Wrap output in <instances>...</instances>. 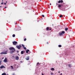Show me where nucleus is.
I'll return each mask as SVG.
<instances>
[{
  "label": "nucleus",
  "mask_w": 75,
  "mask_h": 75,
  "mask_svg": "<svg viewBox=\"0 0 75 75\" xmlns=\"http://www.w3.org/2000/svg\"><path fill=\"white\" fill-rule=\"evenodd\" d=\"M59 35H62L63 34H65L64 31H62L61 33H59Z\"/></svg>",
  "instance_id": "nucleus-1"
},
{
  "label": "nucleus",
  "mask_w": 75,
  "mask_h": 75,
  "mask_svg": "<svg viewBox=\"0 0 75 75\" xmlns=\"http://www.w3.org/2000/svg\"><path fill=\"white\" fill-rule=\"evenodd\" d=\"M12 43H13V45H17V44H18V43H17V42L16 41L13 42H12Z\"/></svg>",
  "instance_id": "nucleus-2"
},
{
  "label": "nucleus",
  "mask_w": 75,
  "mask_h": 75,
  "mask_svg": "<svg viewBox=\"0 0 75 75\" xmlns=\"http://www.w3.org/2000/svg\"><path fill=\"white\" fill-rule=\"evenodd\" d=\"M9 50H14L15 51H16V50H15L14 48L10 47L9 48Z\"/></svg>",
  "instance_id": "nucleus-3"
},
{
  "label": "nucleus",
  "mask_w": 75,
  "mask_h": 75,
  "mask_svg": "<svg viewBox=\"0 0 75 75\" xmlns=\"http://www.w3.org/2000/svg\"><path fill=\"white\" fill-rule=\"evenodd\" d=\"M0 68H1V69H2V68H6V67L3 65H2L0 67Z\"/></svg>",
  "instance_id": "nucleus-4"
},
{
  "label": "nucleus",
  "mask_w": 75,
  "mask_h": 75,
  "mask_svg": "<svg viewBox=\"0 0 75 75\" xmlns=\"http://www.w3.org/2000/svg\"><path fill=\"white\" fill-rule=\"evenodd\" d=\"M3 62H7V58H5Z\"/></svg>",
  "instance_id": "nucleus-5"
},
{
  "label": "nucleus",
  "mask_w": 75,
  "mask_h": 75,
  "mask_svg": "<svg viewBox=\"0 0 75 75\" xmlns=\"http://www.w3.org/2000/svg\"><path fill=\"white\" fill-rule=\"evenodd\" d=\"M63 3V0H61V1L59 0L58 1V3Z\"/></svg>",
  "instance_id": "nucleus-6"
},
{
  "label": "nucleus",
  "mask_w": 75,
  "mask_h": 75,
  "mask_svg": "<svg viewBox=\"0 0 75 75\" xmlns=\"http://www.w3.org/2000/svg\"><path fill=\"white\" fill-rule=\"evenodd\" d=\"M22 46L21 45H19L16 46V47H21Z\"/></svg>",
  "instance_id": "nucleus-7"
},
{
  "label": "nucleus",
  "mask_w": 75,
  "mask_h": 75,
  "mask_svg": "<svg viewBox=\"0 0 75 75\" xmlns=\"http://www.w3.org/2000/svg\"><path fill=\"white\" fill-rule=\"evenodd\" d=\"M4 54H7V51H6L5 52H4Z\"/></svg>",
  "instance_id": "nucleus-8"
},
{
  "label": "nucleus",
  "mask_w": 75,
  "mask_h": 75,
  "mask_svg": "<svg viewBox=\"0 0 75 75\" xmlns=\"http://www.w3.org/2000/svg\"><path fill=\"white\" fill-rule=\"evenodd\" d=\"M16 60H18V59H19V57H18V56H16Z\"/></svg>",
  "instance_id": "nucleus-9"
},
{
  "label": "nucleus",
  "mask_w": 75,
  "mask_h": 75,
  "mask_svg": "<svg viewBox=\"0 0 75 75\" xmlns=\"http://www.w3.org/2000/svg\"><path fill=\"white\" fill-rule=\"evenodd\" d=\"M30 57H27L26 58V59L27 60H29V59H30Z\"/></svg>",
  "instance_id": "nucleus-10"
},
{
  "label": "nucleus",
  "mask_w": 75,
  "mask_h": 75,
  "mask_svg": "<svg viewBox=\"0 0 75 75\" xmlns=\"http://www.w3.org/2000/svg\"><path fill=\"white\" fill-rule=\"evenodd\" d=\"M28 51H30V50L28 49L26 51V53H28Z\"/></svg>",
  "instance_id": "nucleus-11"
},
{
  "label": "nucleus",
  "mask_w": 75,
  "mask_h": 75,
  "mask_svg": "<svg viewBox=\"0 0 75 75\" xmlns=\"http://www.w3.org/2000/svg\"><path fill=\"white\" fill-rule=\"evenodd\" d=\"M51 71H55V69H54V68H51Z\"/></svg>",
  "instance_id": "nucleus-12"
},
{
  "label": "nucleus",
  "mask_w": 75,
  "mask_h": 75,
  "mask_svg": "<svg viewBox=\"0 0 75 75\" xmlns=\"http://www.w3.org/2000/svg\"><path fill=\"white\" fill-rule=\"evenodd\" d=\"M24 51H21V54H24Z\"/></svg>",
  "instance_id": "nucleus-13"
},
{
  "label": "nucleus",
  "mask_w": 75,
  "mask_h": 75,
  "mask_svg": "<svg viewBox=\"0 0 75 75\" xmlns=\"http://www.w3.org/2000/svg\"><path fill=\"white\" fill-rule=\"evenodd\" d=\"M49 27H47L46 28V30L47 31H48L49 30Z\"/></svg>",
  "instance_id": "nucleus-14"
},
{
  "label": "nucleus",
  "mask_w": 75,
  "mask_h": 75,
  "mask_svg": "<svg viewBox=\"0 0 75 75\" xmlns=\"http://www.w3.org/2000/svg\"><path fill=\"white\" fill-rule=\"evenodd\" d=\"M14 52V50H12V51L10 52V53H11V54H13V52Z\"/></svg>",
  "instance_id": "nucleus-15"
},
{
  "label": "nucleus",
  "mask_w": 75,
  "mask_h": 75,
  "mask_svg": "<svg viewBox=\"0 0 75 75\" xmlns=\"http://www.w3.org/2000/svg\"><path fill=\"white\" fill-rule=\"evenodd\" d=\"M68 30V28H65V30L67 31Z\"/></svg>",
  "instance_id": "nucleus-16"
},
{
  "label": "nucleus",
  "mask_w": 75,
  "mask_h": 75,
  "mask_svg": "<svg viewBox=\"0 0 75 75\" xmlns=\"http://www.w3.org/2000/svg\"><path fill=\"white\" fill-rule=\"evenodd\" d=\"M58 7H59V8H60V7H61V5L60 4H59L58 6Z\"/></svg>",
  "instance_id": "nucleus-17"
},
{
  "label": "nucleus",
  "mask_w": 75,
  "mask_h": 75,
  "mask_svg": "<svg viewBox=\"0 0 75 75\" xmlns=\"http://www.w3.org/2000/svg\"><path fill=\"white\" fill-rule=\"evenodd\" d=\"M6 73H3L2 74V75H6Z\"/></svg>",
  "instance_id": "nucleus-18"
},
{
  "label": "nucleus",
  "mask_w": 75,
  "mask_h": 75,
  "mask_svg": "<svg viewBox=\"0 0 75 75\" xmlns=\"http://www.w3.org/2000/svg\"><path fill=\"white\" fill-rule=\"evenodd\" d=\"M59 17L60 18H61V17H62V15H61L60 16H59Z\"/></svg>",
  "instance_id": "nucleus-19"
},
{
  "label": "nucleus",
  "mask_w": 75,
  "mask_h": 75,
  "mask_svg": "<svg viewBox=\"0 0 75 75\" xmlns=\"http://www.w3.org/2000/svg\"><path fill=\"white\" fill-rule=\"evenodd\" d=\"M12 36L13 37H15V36H16V35L14 34H13V35H12Z\"/></svg>",
  "instance_id": "nucleus-20"
},
{
  "label": "nucleus",
  "mask_w": 75,
  "mask_h": 75,
  "mask_svg": "<svg viewBox=\"0 0 75 75\" xmlns=\"http://www.w3.org/2000/svg\"><path fill=\"white\" fill-rule=\"evenodd\" d=\"M68 66H69V67L70 68L71 67V65L70 64H69L68 65Z\"/></svg>",
  "instance_id": "nucleus-21"
},
{
  "label": "nucleus",
  "mask_w": 75,
  "mask_h": 75,
  "mask_svg": "<svg viewBox=\"0 0 75 75\" xmlns=\"http://www.w3.org/2000/svg\"><path fill=\"white\" fill-rule=\"evenodd\" d=\"M59 47H62V46L61 45H58Z\"/></svg>",
  "instance_id": "nucleus-22"
},
{
  "label": "nucleus",
  "mask_w": 75,
  "mask_h": 75,
  "mask_svg": "<svg viewBox=\"0 0 75 75\" xmlns=\"http://www.w3.org/2000/svg\"><path fill=\"white\" fill-rule=\"evenodd\" d=\"M1 54H4V52H2L1 53Z\"/></svg>",
  "instance_id": "nucleus-23"
},
{
  "label": "nucleus",
  "mask_w": 75,
  "mask_h": 75,
  "mask_svg": "<svg viewBox=\"0 0 75 75\" xmlns=\"http://www.w3.org/2000/svg\"><path fill=\"white\" fill-rule=\"evenodd\" d=\"M52 30V29L51 28H49V30Z\"/></svg>",
  "instance_id": "nucleus-24"
},
{
  "label": "nucleus",
  "mask_w": 75,
  "mask_h": 75,
  "mask_svg": "<svg viewBox=\"0 0 75 75\" xmlns=\"http://www.w3.org/2000/svg\"><path fill=\"white\" fill-rule=\"evenodd\" d=\"M22 45L23 47H25V46H24V45H23V44H22Z\"/></svg>",
  "instance_id": "nucleus-25"
},
{
  "label": "nucleus",
  "mask_w": 75,
  "mask_h": 75,
  "mask_svg": "<svg viewBox=\"0 0 75 75\" xmlns=\"http://www.w3.org/2000/svg\"><path fill=\"white\" fill-rule=\"evenodd\" d=\"M17 48H18V49H19V50H20V49L21 48V47H17Z\"/></svg>",
  "instance_id": "nucleus-26"
},
{
  "label": "nucleus",
  "mask_w": 75,
  "mask_h": 75,
  "mask_svg": "<svg viewBox=\"0 0 75 75\" xmlns=\"http://www.w3.org/2000/svg\"><path fill=\"white\" fill-rule=\"evenodd\" d=\"M26 40H27L26 38H25L24 39V41H26Z\"/></svg>",
  "instance_id": "nucleus-27"
},
{
  "label": "nucleus",
  "mask_w": 75,
  "mask_h": 75,
  "mask_svg": "<svg viewBox=\"0 0 75 75\" xmlns=\"http://www.w3.org/2000/svg\"><path fill=\"white\" fill-rule=\"evenodd\" d=\"M11 68H12V69H13V66H11Z\"/></svg>",
  "instance_id": "nucleus-28"
},
{
  "label": "nucleus",
  "mask_w": 75,
  "mask_h": 75,
  "mask_svg": "<svg viewBox=\"0 0 75 75\" xmlns=\"http://www.w3.org/2000/svg\"><path fill=\"white\" fill-rule=\"evenodd\" d=\"M42 17H44V15H42Z\"/></svg>",
  "instance_id": "nucleus-29"
},
{
  "label": "nucleus",
  "mask_w": 75,
  "mask_h": 75,
  "mask_svg": "<svg viewBox=\"0 0 75 75\" xmlns=\"http://www.w3.org/2000/svg\"><path fill=\"white\" fill-rule=\"evenodd\" d=\"M24 49H25V50H26V47H24Z\"/></svg>",
  "instance_id": "nucleus-30"
},
{
  "label": "nucleus",
  "mask_w": 75,
  "mask_h": 75,
  "mask_svg": "<svg viewBox=\"0 0 75 75\" xmlns=\"http://www.w3.org/2000/svg\"><path fill=\"white\" fill-rule=\"evenodd\" d=\"M51 75H53V73H51Z\"/></svg>",
  "instance_id": "nucleus-31"
},
{
  "label": "nucleus",
  "mask_w": 75,
  "mask_h": 75,
  "mask_svg": "<svg viewBox=\"0 0 75 75\" xmlns=\"http://www.w3.org/2000/svg\"><path fill=\"white\" fill-rule=\"evenodd\" d=\"M17 53H18V52H19V51H17Z\"/></svg>",
  "instance_id": "nucleus-32"
},
{
  "label": "nucleus",
  "mask_w": 75,
  "mask_h": 75,
  "mask_svg": "<svg viewBox=\"0 0 75 75\" xmlns=\"http://www.w3.org/2000/svg\"><path fill=\"white\" fill-rule=\"evenodd\" d=\"M1 4H3V2H2L1 3Z\"/></svg>",
  "instance_id": "nucleus-33"
},
{
  "label": "nucleus",
  "mask_w": 75,
  "mask_h": 75,
  "mask_svg": "<svg viewBox=\"0 0 75 75\" xmlns=\"http://www.w3.org/2000/svg\"><path fill=\"white\" fill-rule=\"evenodd\" d=\"M38 64H39V63L38 62L37 64V65H38Z\"/></svg>",
  "instance_id": "nucleus-34"
},
{
  "label": "nucleus",
  "mask_w": 75,
  "mask_h": 75,
  "mask_svg": "<svg viewBox=\"0 0 75 75\" xmlns=\"http://www.w3.org/2000/svg\"><path fill=\"white\" fill-rule=\"evenodd\" d=\"M4 5H6V3H4Z\"/></svg>",
  "instance_id": "nucleus-35"
},
{
  "label": "nucleus",
  "mask_w": 75,
  "mask_h": 75,
  "mask_svg": "<svg viewBox=\"0 0 75 75\" xmlns=\"http://www.w3.org/2000/svg\"><path fill=\"white\" fill-rule=\"evenodd\" d=\"M1 65V61L0 60V65Z\"/></svg>",
  "instance_id": "nucleus-36"
},
{
  "label": "nucleus",
  "mask_w": 75,
  "mask_h": 75,
  "mask_svg": "<svg viewBox=\"0 0 75 75\" xmlns=\"http://www.w3.org/2000/svg\"><path fill=\"white\" fill-rule=\"evenodd\" d=\"M47 44H49V43H48V42H47Z\"/></svg>",
  "instance_id": "nucleus-37"
},
{
  "label": "nucleus",
  "mask_w": 75,
  "mask_h": 75,
  "mask_svg": "<svg viewBox=\"0 0 75 75\" xmlns=\"http://www.w3.org/2000/svg\"><path fill=\"white\" fill-rule=\"evenodd\" d=\"M42 75H44V74L42 73Z\"/></svg>",
  "instance_id": "nucleus-38"
},
{
  "label": "nucleus",
  "mask_w": 75,
  "mask_h": 75,
  "mask_svg": "<svg viewBox=\"0 0 75 75\" xmlns=\"http://www.w3.org/2000/svg\"><path fill=\"white\" fill-rule=\"evenodd\" d=\"M7 8V7L6 6L4 8Z\"/></svg>",
  "instance_id": "nucleus-39"
},
{
  "label": "nucleus",
  "mask_w": 75,
  "mask_h": 75,
  "mask_svg": "<svg viewBox=\"0 0 75 75\" xmlns=\"http://www.w3.org/2000/svg\"><path fill=\"white\" fill-rule=\"evenodd\" d=\"M62 75V73H61V74H60V75Z\"/></svg>",
  "instance_id": "nucleus-40"
},
{
  "label": "nucleus",
  "mask_w": 75,
  "mask_h": 75,
  "mask_svg": "<svg viewBox=\"0 0 75 75\" xmlns=\"http://www.w3.org/2000/svg\"><path fill=\"white\" fill-rule=\"evenodd\" d=\"M56 5H58V4H57V3H56Z\"/></svg>",
  "instance_id": "nucleus-41"
},
{
  "label": "nucleus",
  "mask_w": 75,
  "mask_h": 75,
  "mask_svg": "<svg viewBox=\"0 0 75 75\" xmlns=\"http://www.w3.org/2000/svg\"><path fill=\"white\" fill-rule=\"evenodd\" d=\"M60 73V71H58V73Z\"/></svg>",
  "instance_id": "nucleus-42"
},
{
  "label": "nucleus",
  "mask_w": 75,
  "mask_h": 75,
  "mask_svg": "<svg viewBox=\"0 0 75 75\" xmlns=\"http://www.w3.org/2000/svg\"><path fill=\"white\" fill-rule=\"evenodd\" d=\"M18 55H19V56H20V55H19V54H18Z\"/></svg>",
  "instance_id": "nucleus-43"
},
{
  "label": "nucleus",
  "mask_w": 75,
  "mask_h": 75,
  "mask_svg": "<svg viewBox=\"0 0 75 75\" xmlns=\"http://www.w3.org/2000/svg\"><path fill=\"white\" fill-rule=\"evenodd\" d=\"M2 59H4V57H3V58H2Z\"/></svg>",
  "instance_id": "nucleus-44"
},
{
  "label": "nucleus",
  "mask_w": 75,
  "mask_h": 75,
  "mask_svg": "<svg viewBox=\"0 0 75 75\" xmlns=\"http://www.w3.org/2000/svg\"><path fill=\"white\" fill-rule=\"evenodd\" d=\"M50 5H51V4H50Z\"/></svg>",
  "instance_id": "nucleus-45"
},
{
  "label": "nucleus",
  "mask_w": 75,
  "mask_h": 75,
  "mask_svg": "<svg viewBox=\"0 0 75 75\" xmlns=\"http://www.w3.org/2000/svg\"><path fill=\"white\" fill-rule=\"evenodd\" d=\"M6 3H7V1H6Z\"/></svg>",
  "instance_id": "nucleus-46"
},
{
  "label": "nucleus",
  "mask_w": 75,
  "mask_h": 75,
  "mask_svg": "<svg viewBox=\"0 0 75 75\" xmlns=\"http://www.w3.org/2000/svg\"><path fill=\"white\" fill-rule=\"evenodd\" d=\"M0 7H1V6H0Z\"/></svg>",
  "instance_id": "nucleus-47"
},
{
  "label": "nucleus",
  "mask_w": 75,
  "mask_h": 75,
  "mask_svg": "<svg viewBox=\"0 0 75 75\" xmlns=\"http://www.w3.org/2000/svg\"><path fill=\"white\" fill-rule=\"evenodd\" d=\"M42 0H40V1H42Z\"/></svg>",
  "instance_id": "nucleus-48"
},
{
  "label": "nucleus",
  "mask_w": 75,
  "mask_h": 75,
  "mask_svg": "<svg viewBox=\"0 0 75 75\" xmlns=\"http://www.w3.org/2000/svg\"><path fill=\"white\" fill-rule=\"evenodd\" d=\"M20 20H19V21H20Z\"/></svg>",
  "instance_id": "nucleus-49"
},
{
  "label": "nucleus",
  "mask_w": 75,
  "mask_h": 75,
  "mask_svg": "<svg viewBox=\"0 0 75 75\" xmlns=\"http://www.w3.org/2000/svg\"><path fill=\"white\" fill-rule=\"evenodd\" d=\"M2 1V2H3V0Z\"/></svg>",
  "instance_id": "nucleus-50"
},
{
  "label": "nucleus",
  "mask_w": 75,
  "mask_h": 75,
  "mask_svg": "<svg viewBox=\"0 0 75 75\" xmlns=\"http://www.w3.org/2000/svg\"><path fill=\"white\" fill-rule=\"evenodd\" d=\"M61 6H62V5H61Z\"/></svg>",
  "instance_id": "nucleus-51"
},
{
  "label": "nucleus",
  "mask_w": 75,
  "mask_h": 75,
  "mask_svg": "<svg viewBox=\"0 0 75 75\" xmlns=\"http://www.w3.org/2000/svg\"><path fill=\"white\" fill-rule=\"evenodd\" d=\"M16 24H17V23H16Z\"/></svg>",
  "instance_id": "nucleus-52"
},
{
  "label": "nucleus",
  "mask_w": 75,
  "mask_h": 75,
  "mask_svg": "<svg viewBox=\"0 0 75 75\" xmlns=\"http://www.w3.org/2000/svg\"><path fill=\"white\" fill-rule=\"evenodd\" d=\"M15 65H16V64H15Z\"/></svg>",
  "instance_id": "nucleus-53"
}]
</instances>
